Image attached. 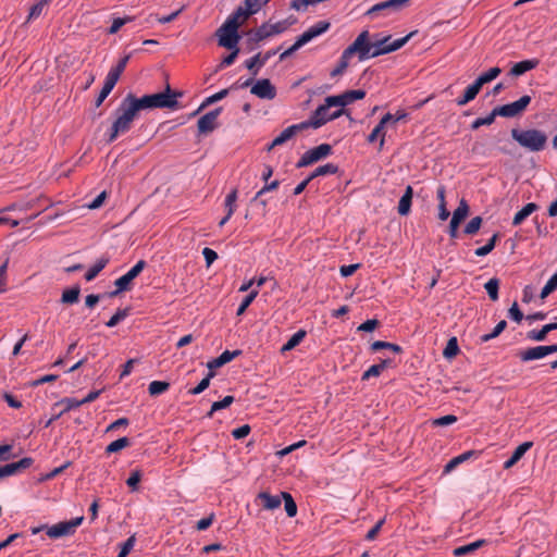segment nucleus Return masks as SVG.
<instances>
[{"instance_id":"nucleus-8","label":"nucleus","mask_w":557,"mask_h":557,"mask_svg":"<svg viewBox=\"0 0 557 557\" xmlns=\"http://www.w3.org/2000/svg\"><path fill=\"white\" fill-rule=\"evenodd\" d=\"M288 27L286 21H280L274 24L263 23L256 30L250 32V40L253 42H260L271 36L284 33Z\"/></svg>"},{"instance_id":"nucleus-15","label":"nucleus","mask_w":557,"mask_h":557,"mask_svg":"<svg viewBox=\"0 0 557 557\" xmlns=\"http://www.w3.org/2000/svg\"><path fill=\"white\" fill-rule=\"evenodd\" d=\"M366 97V91L362 89L347 90L341 95L331 96V103H336L338 109L352 103L356 100H361Z\"/></svg>"},{"instance_id":"nucleus-28","label":"nucleus","mask_w":557,"mask_h":557,"mask_svg":"<svg viewBox=\"0 0 557 557\" xmlns=\"http://www.w3.org/2000/svg\"><path fill=\"white\" fill-rule=\"evenodd\" d=\"M109 257L102 256L99 258L85 273V280L90 282L107 267L109 263Z\"/></svg>"},{"instance_id":"nucleus-42","label":"nucleus","mask_w":557,"mask_h":557,"mask_svg":"<svg viewBox=\"0 0 557 557\" xmlns=\"http://www.w3.org/2000/svg\"><path fill=\"white\" fill-rule=\"evenodd\" d=\"M128 55L124 57L123 59H121L117 64L115 66H113L107 74L108 77H110L111 79H113L114 82L117 83L121 74L124 72L125 67H126V64L128 62Z\"/></svg>"},{"instance_id":"nucleus-12","label":"nucleus","mask_w":557,"mask_h":557,"mask_svg":"<svg viewBox=\"0 0 557 557\" xmlns=\"http://www.w3.org/2000/svg\"><path fill=\"white\" fill-rule=\"evenodd\" d=\"M531 102V97L528 95L522 96L520 99L496 107L498 116L515 117L520 115Z\"/></svg>"},{"instance_id":"nucleus-32","label":"nucleus","mask_w":557,"mask_h":557,"mask_svg":"<svg viewBox=\"0 0 557 557\" xmlns=\"http://www.w3.org/2000/svg\"><path fill=\"white\" fill-rule=\"evenodd\" d=\"M544 357L545 351L543 346L531 347L520 352V359L524 362L542 359Z\"/></svg>"},{"instance_id":"nucleus-19","label":"nucleus","mask_w":557,"mask_h":557,"mask_svg":"<svg viewBox=\"0 0 557 557\" xmlns=\"http://www.w3.org/2000/svg\"><path fill=\"white\" fill-rule=\"evenodd\" d=\"M306 124L304 122L298 124H293L288 127H286L284 131L277 135L272 143L268 146V150H272L276 146H281L292 139L298 132L306 129Z\"/></svg>"},{"instance_id":"nucleus-6","label":"nucleus","mask_w":557,"mask_h":557,"mask_svg":"<svg viewBox=\"0 0 557 557\" xmlns=\"http://www.w3.org/2000/svg\"><path fill=\"white\" fill-rule=\"evenodd\" d=\"M151 101L153 109H177L178 98L183 96L181 91L172 90L168 85L162 92L151 94Z\"/></svg>"},{"instance_id":"nucleus-31","label":"nucleus","mask_w":557,"mask_h":557,"mask_svg":"<svg viewBox=\"0 0 557 557\" xmlns=\"http://www.w3.org/2000/svg\"><path fill=\"white\" fill-rule=\"evenodd\" d=\"M50 2L51 0H38L34 5H32L27 16V22L40 17L47 11Z\"/></svg>"},{"instance_id":"nucleus-37","label":"nucleus","mask_w":557,"mask_h":557,"mask_svg":"<svg viewBox=\"0 0 557 557\" xmlns=\"http://www.w3.org/2000/svg\"><path fill=\"white\" fill-rule=\"evenodd\" d=\"M502 73V70L498 66L491 67L488 71L482 73L474 83L482 88L484 84H487L494 81Z\"/></svg>"},{"instance_id":"nucleus-46","label":"nucleus","mask_w":557,"mask_h":557,"mask_svg":"<svg viewBox=\"0 0 557 557\" xmlns=\"http://www.w3.org/2000/svg\"><path fill=\"white\" fill-rule=\"evenodd\" d=\"M282 498L284 499V503H285L286 515L289 518L295 517L297 515V505H296L294 498L292 497V495L289 493L283 492Z\"/></svg>"},{"instance_id":"nucleus-4","label":"nucleus","mask_w":557,"mask_h":557,"mask_svg":"<svg viewBox=\"0 0 557 557\" xmlns=\"http://www.w3.org/2000/svg\"><path fill=\"white\" fill-rule=\"evenodd\" d=\"M331 96L326 97L324 103L319 106L311 114L308 121H305L306 127L319 128L325 123L333 121L344 114V109H336L331 111L333 107H337L336 103H331Z\"/></svg>"},{"instance_id":"nucleus-56","label":"nucleus","mask_w":557,"mask_h":557,"mask_svg":"<svg viewBox=\"0 0 557 557\" xmlns=\"http://www.w3.org/2000/svg\"><path fill=\"white\" fill-rule=\"evenodd\" d=\"M227 95H228V89H222L219 92L211 95L210 97L205 99V101L201 103V106L199 107L198 110H202L206 107L224 99Z\"/></svg>"},{"instance_id":"nucleus-50","label":"nucleus","mask_w":557,"mask_h":557,"mask_svg":"<svg viewBox=\"0 0 557 557\" xmlns=\"http://www.w3.org/2000/svg\"><path fill=\"white\" fill-rule=\"evenodd\" d=\"M484 288L493 301L498 299L499 281L496 277L488 280Z\"/></svg>"},{"instance_id":"nucleus-16","label":"nucleus","mask_w":557,"mask_h":557,"mask_svg":"<svg viewBox=\"0 0 557 557\" xmlns=\"http://www.w3.org/2000/svg\"><path fill=\"white\" fill-rule=\"evenodd\" d=\"M222 112V108H215L212 111L203 114L197 122L198 132L200 134H208L216 128V120Z\"/></svg>"},{"instance_id":"nucleus-51","label":"nucleus","mask_w":557,"mask_h":557,"mask_svg":"<svg viewBox=\"0 0 557 557\" xmlns=\"http://www.w3.org/2000/svg\"><path fill=\"white\" fill-rule=\"evenodd\" d=\"M371 349L373 351H379L381 349H389L396 354H399L403 351V348L399 345L388 343V342H383V341H376V342L372 343Z\"/></svg>"},{"instance_id":"nucleus-52","label":"nucleus","mask_w":557,"mask_h":557,"mask_svg":"<svg viewBox=\"0 0 557 557\" xmlns=\"http://www.w3.org/2000/svg\"><path fill=\"white\" fill-rule=\"evenodd\" d=\"M214 375H215V373L213 371H209L208 374L206 375V377H203L196 387L189 389L188 393L190 395L201 394L205 389H207L209 387L210 381Z\"/></svg>"},{"instance_id":"nucleus-43","label":"nucleus","mask_w":557,"mask_h":557,"mask_svg":"<svg viewBox=\"0 0 557 557\" xmlns=\"http://www.w3.org/2000/svg\"><path fill=\"white\" fill-rule=\"evenodd\" d=\"M483 543H484V541L479 540V541H475L473 543L456 547L454 549V555L457 556V557L466 556V555L476 550L479 547L482 546Z\"/></svg>"},{"instance_id":"nucleus-40","label":"nucleus","mask_w":557,"mask_h":557,"mask_svg":"<svg viewBox=\"0 0 557 557\" xmlns=\"http://www.w3.org/2000/svg\"><path fill=\"white\" fill-rule=\"evenodd\" d=\"M338 172V166L334 163H326L318 166L309 176L311 180L318 176L333 175Z\"/></svg>"},{"instance_id":"nucleus-41","label":"nucleus","mask_w":557,"mask_h":557,"mask_svg":"<svg viewBox=\"0 0 557 557\" xmlns=\"http://www.w3.org/2000/svg\"><path fill=\"white\" fill-rule=\"evenodd\" d=\"M387 362V360H382L380 363L371 366L367 371L363 372L361 380L366 381L370 377L379 376L386 369Z\"/></svg>"},{"instance_id":"nucleus-5","label":"nucleus","mask_w":557,"mask_h":557,"mask_svg":"<svg viewBox=\"0 0 557 557\" xmlns=\"http://www.w3.org/2000/svg\"><path fill=\"white\" fill-rule=\"evenodd\" d=\"M368 30H362L354 42L346 48L347 53H350L351 55L357 54L359 61L374 58L373 45L370 42Z\"/></svg>"},{"instance_id":"nucleus-3","label":"nucleus","mask_w":557,"mask_h":557,"mask_svg":"<svg viewBox=\"0 0 557 557\" xmlns=\"http://www.w3.org/2000/svg\"><path fill=\"white\" fill-rule=\"evenodd\" d=\"M510 134L512 139L517 141L520 147L531 152L544 150L548 139L546 133L537 128H512Z\"/></svg>"},{"instance_id":"nucleus-24","label":"nucleus","mask_w":557,"mask_h":557,"mask_svg":"<svg viewBox=\"0 0 557 557\" xmlns=\"http://www.w3.org/2000/svg\"><path fill=\"white\" fill-rule=\"evenodd\" d=\"M125 98L133 106V108L136 110L137 113L140 110L153 109L150 95H144L143 97L137 98L133 94H128Z\"/></svg>"},{"instance_id":"nucleus-29","label":"nucleus","mask_w":557,"mask_h":557,"mask_svg":"<svg viewBox=\"0 0 557 557\" xmlns=\"http://www.w3.org/2000/svg\"><path fill=\"white\" fill-rule=\"evenodd\" d=\"M557 330V322L545 324L541 330H532L528 333V338L536 342H543L547 334Z\"/></svg>"},{"instance_id":"nucleus-61","label":"nucleus","mask_w":557,"mask_h":557,"mask_svg":"<svg viewBox=\"0 0 557 557\" xmlns=\"http://www.w3.org/2000/svg\"><path fill=\"white\" fill-rule=\"evenodd\" d=\"M330 27H331L330 22L320 21V22L315 23L314 25H312L311 27H309V30L315 38L322 34H324L326 30H329Z\"/></svg>"},{"instance_id":"nucleus-34","label":"nucleus","mask_w":557,"mask_h":557,"mask_svg":"<svg viewBox=\"0 0 557 557\" xmlns=\"http://www.w3.org/2000/svg\"><path fill=\"white\" fill-rule=\"evenodd\" d=\"M475 454V451L473 450H468V451H465L456 457H454L453 459H450L444 467V473H449L451 472L456 467H458L460 463L465 462L466 460L470 459L473 455Z\"/></svg>"},{"instance_id":"nucleus-25","label":"nucleus","mask_w":557,"mask_h":557,"mask_svg":"<svg viewBox=\"0 0 557 557\" xmlns=\"http://www.w3.org/2000/svg\"><path fill=\"white\" fill-rule=\"evenodd\" d=\"M533 446L532 442H524L520 444L515 451L512 453L511 457L504 462V469H510L513 467L523 456L524 454Z\"/></svg>"},{"instance_id":"nucleus-33","label":"nucleus","mask_w":557,"mask_h":557,"mask_svg":"<svg viewBox=\"0 0 557 557\" xmlns=\"http://www.w3.org/2000/svg\"><path fill=\"white\" fill-rule=\"evenodd\" d=\"M537 206L534 202L527 203L521 210H519L512 220V225H520L528 216L536 211Z\"/></svg>"},{"instance_id":"nucleus-57","label":"nucleus","mask_w":557,"mask_h":557,"mask_svg":"<svg viewBox=\"0 0 557 557\" xmlns=\"http://www.w3.org/2000/svg\"><path fill=\"white\" fill-rule=\"evenodd\" d=\"M128 315V309H119L110 319L106 322L108 327L116 326L121 321H123Z\"/></svg>"},{"instance_id":"nucleus-59","label":"nucleus","mask_w":557,"mask_h":557,"mask_svg":"<svg viewBox=\"0 0 557 557\" xmlns=\"http://www.w3.org/2000/svg\"><path fill=\"white\" fill-rule=\"evenodd\" d=\"M557 289V272L546 282L541 292V298H546L549 294Z\"/></svg>"},{"instance_id":"nucleus-48","label":"nucleus","mask_w":557,"mask_h":557,"mask_svg":"<svg viewBox=\"0 0 557 557\" xmlns=\"http://www.w3.org/2000/svg\"><path fill=\"white\" fill-rule=\"evenodd\" d=\"M129 445H131V441L127 437H121V438H117V440L113 441L112 443H110L106 447V453H108V454L116 453L123 448L128 447Z\"/></svg>"},{"instance_id":"nucleus-58","label":"nucleus","mask_w":557,"mask_h":557,"mask_svg":"<svg viewBox=\"0 0 557 557\" xmlns=\"http://www.w3.org/2000/svg\"><path fill=\"white\" fill-rule=\"evenodd\" d=\"M133 20H134V17H132V16L113 18L112 24H111L110 28L108 29V33L111 35L116 34L122 26L132 22Z\"/></svg>"},{"instance_id":"nucleus-53","label":"nucleus","mask_w":557,"mask_h":557,"mask_svg":"<svg viewBox=\"0 0 557 557\" xmlns=\"http://www.w3.org/2000/svg\"><path fill=\"white\" fill-rule=\"evenodd\" d=\"M259 290L253 289L251 290L240 302L239 307L237 308V315L244 314V312L247 310V308L251 305V302L256 299L258 296Z\"/></svg>"},{"instance_id":"nucleus-23","label":"nucleus","mask_w":557,"mask_h":557,"mask_svg":"<svg viewBox=\"0 0 557 557\" xmlns=\"http://www.w3.org/2000/svg\"><path fill=\"white\" fill-rule=\"evenodd\" d=\"M412 197L413 188L410 185H408L398 202L397 211L400 215L405 216L410 213Z\"/></svg>"},{"instance_id":"nucleus-55","label":"nucleus","mask_w":557,"mask_h":557,"mask_svg":"<svg viewBox=\"0 0 557 557\" xmlns=\"http://www.w3.org/2000/svg\"><path fill=\"white\" fill-rule=\"evenodd\" d=\"M136 535H131L125 542L120 545V553L116 557H126L136 544Z\"/></svg>"},{"instance_id":"nucleus-26","label":"nucleus","mask_w":557,"mask_h":557,"mask_svg":"<svg viewBox=\"0 0 557 557\" xmlns=\"http://www.w3.org/2000/svg\"><path fill=\"white\" fill-rule=\"evenodd\" d=\"M537 64L539 61L535 59L520 61L513 64V66L509 71V75L518 77L520 75H523L528 71L535 69Z\"/></svg>"},{"instance_id":"nucleus-47","label":"nucleus","mask_w":557,"mask_h":557,"mask_svg":"<svg viewBox=\"0 0 557 557\" xmlns=\"http://www.w3.org/2000/svg\"><path fill=\"white\" fill-rule=\"evenodd\" d=\"M237 189L231 190L224 200V207L228 216H232L236 210Z\"/></svg>"},{"instance_id":"nucleus-13","label":"nucleus","mask_w":557,"mask_h":557,"mask_svg":"<svg viewBox=\"0 0 557 557\" xmlns=\"http://www.w3.org/2000/svg\"><path fill=\"white\" fill-rule=\"evenodd\" d=\"M250 92L260 99L272 100L276 97V88L268 78L258 79Z\"/></svg>"},{"instance_id":"nucleus-1","label":"nucleus","mask_w":557,"mask_h":557,"mask_svg":"<svg viewBox=\"0 0 557 557\" xmlns=\"http://www.w3.org/2000/svg\"><path fill=\"white\" fill-rule=\"evenodd\" d=\"M137 114L133 106L124 98L115 110L116 117L108 131V143H113L121 134L127 133Z\"/></svg>"},{"instance_id":"nucleus-49","label":"nucleus","mask_w":557,"mask_h":557,"mask_svg":"<svg viewBox=\"0 0 557 557\" xmlns=\"http://www.w3.org/2000/svg\"><path fill=\"white\" fill-rule=\"evenodd\" d=\"M507 326L505 320L499 321L491 333L484 334L480 337L481 343L490 342L496 338Z\"/></svg>"},{"instance_id":"nucleus-35","label":"nucleus","mask_w":557,"mask_h":557,"mask_svg":"<svg viewBox=\"0 0 557 557\" xmlns=\"http://www.w3.org/2000/svg\"><path fill=\"white\" fill-rule=\"evenodd\" d=\"M306 331L305 330H298L296 333H294L290 338L282 346L281 352H286L289 350H293L296 346H298L304 338L306 337Z\"/></svg>"},{"instance_id":"nucleus-22","label":"nucleus","mask_w":557,"mask_h":557,"mask_svg":"<svg viewBox=\"0 0 557 557\" xmlns=\"http://www.w3.org/2000/svg\"><path fill=\"white\" fill-rule=\"evenodd\" d=\"M270 0H245V7H238L235 11H240L243 18L247 20L250 15L256 14Z\"/></svg>"},{"instance_id":"nucleus-9","label":"nucleus","mask_w":557,"mask_h":557,"mask_svg":"<svg viewBox=\"0 0 557 557\" xmlns=\"http://www.w3.org/2000/svg\"><path fill=\"white\" fill-rule=\"evenodd\" d=\"M145 268L146 261L139 260L124 275H122L114 282L116 289L111 292L110 296H116L122 292L128 290L131 288V283L133 282V280H135Z\"/></svg>"},{"instance_id":"nucleus-63","label":"nucleus","mask_w":557,"mask_h":557,"mask_svg":"<svg viewBox=\"0 0 557 557\" xmlns=\"http://www.w3.org/2000/svg\"><path fill=\"white\" fill-rule=\"evenodd\" d=\"M261 60V54L258 53L253 55L252 58L245 61V66L252 72L253 75L258 73V70L261 67L259 66V62Z\"/></svg>"},{"instance_id":"nucleus-14","label":"nucleus","mask_w":557,"mask_h":557,"mask_svg":"<svg viewBox=\"0 0 557 557\" xmlns=\"http://www.w3.org/2000/svg\"><path fill=\"white\" fill-rule=\"evenodd\" d=\"M469 213V206L465 199H461L459 206L453 213L450 223H449V236L451 238H456L458 236V227L461 221H463Z\"/></svg>"},{"instance_id":"nucleus-64","label":"nucleus","mask_w":557,"mask_h":557,"mask_svg":"<svg viewBox=\"0 0 557 557\" xmlns=\"http://www.w3.org/2000/svg\"><path fill=\"white\" fill-rule=\"evenodd\" d=\"M508 318L513 320L517 323H520L523 319V313L519 309L518 304L515 301L512 306L508 310Z\"/></svg>"},{"instance_id":"nucleus-27","label":"nucleus","mask_w":557,"mask_h":557,"mask_svg":"<svg viewBox=\"0 0 557 557\" xmlns=\"http://www.w3.org/2000/svg\"><path fill=\"white\" fill-rule=\"evenodd\" d=\"M481 88L473 82L471 85H469L463 95L461 97H458L456 99V103L459 107H463L470 101L474 100L478 94L480 92Z\"/></svg>"},{"instance_id":"nucleus-62","label":"nucleus","mask_w":557,"mask_h":557,"mask_svg":"<svg viewBox=\"0 0 557 557\" xmlns=\"http://www.w3.org/2000/svg\"><path fill=\"white\" fill-rule=\"evenodd\" d=\"M459 351V347H458V343H457V338L456 337H451L445 349H444V356L446 358H451V357H455Z\"/></svg>"},{"instance_id":"nucleus-44","label":"nucleus","mask_w":557,"mask_h":557,"mask_svg":"<svg viewBox=\"0 0 557 557\" xmlns=\"http://www.w3.org/2000/svg\"><path fill=\"white\" fill-rule=\"evenodd\" d=\"M496 116H498V114H497L496 109L494 108V109L491 111V113H490V114H487L486 116L475 119V120L472 122V124H471V128H472L473 131H475V129L480 128V127H481V126H483V125H491V124H493V123H494V121H495Z\"/></svg>"},{"instance_id":"nucleus-36","label":"nucleus","mask_w":557,"mask_h":557,"mask_svg":"<svg viewBox=\"0 0 557 557\" xmlns=\"http://www.w3.org/2000/svg\"><path fill=\"white\" fill-rule=\"evenodd\" d=\"M258 497L262 500L263 508L268 510L276 509L281 506V497L273 496L267 492H261Z\"/></svg>"},{"instance_id":"nucleus-38","label":"nucleus","mask_w":557,"mask_h":557,"mask_svg":"<svg viewBox=\"0 0 557 557\" xmlns=\"http://www.w3.org/2000/svg\"><path fill=\"white\" fill-rule=\"evenodd\" d=\"M116 85V82L111 79L110 77L106 76L104 84L102 86V89L100 90L96 101L95 106L98 108L102 104V102L106 100V98L110 95L114 86Z\"/></svg>"},{"instance_id":"nucleus-54","label":"nucleus","mask_w":557,"mask_h":557,"mask_svg":"<svg viewBox=\"0 0 557 557\" xmlns=\"http://www.w3.org/2000/svg\"><path fill=\"white\" fill-rule=\"evenodd\" d=\"M234 403V397L228 395V396H225L222 400H219V401H214L211 406V409L208 413V417H212L213 412L215 411H219V410H222L224 408H227L228 406H231L232 404Z\"/></svg>"},{"instance_id":"nucleus-39","label":"nucleus","mask_w":557,"mask_h":557,"mask_svg":"<svg viewBox=\"0 0 557 557\" xmlns=\"http://www.w3.org/2000/svg\"><path fill=\"white\" fill-rule=\"evenodd\" d=\"M79 294L81 287L78 285L64 289L61 296V302L66 305H73L78 301Z\"/></svg>"},{"instance_id":"nucleus-10","label":"nucleus","mask_w":557,"mask_h":557,"mask_svg":"<svg viewBox=\"0 0 557 557\" xmlns=\"http://www.w3.org/2000/svg\"><path fill=\"white\" fill-rule=\"evenodd\" d=\"M332 153V146L330 144H321L314 148L309 149L306 151L301 158L298 160L296 168H305L310 164H313L321 159L326 158Z\"/></svg>"},{"instance_id":"nucleus-18","label":"nucleus","mask_w":557,"mask_h":557,"mask_svg":"<svg viewBox=\"0 0 557 557\" xmlns=\"http://www.w3.org/2000/svg\"><path fill=\"white\" fill-rule=\"evenodd\" d=\"M33 465V459L30 457H24L16 462L7 463L0 467V480L15 475L21 471L29 468Z\"/></svg>"},{"instance_id":"nucleus-11","label":"nucleus","mask_w":557,"mask_h":557,"mask_svg":"<svg viewBox=\"0 0 557 557\" xmlns=\"http://www.w3.org/2000/svg\"><path fill=\"white\" fill-rule=\"evenodd\" d=\"M84 517H76L69 521H62L47 528V535L51 539H59L62 536L72 535L75 533L77 527L82 524Z\"/></svg>"},{"instance_id":"nucleus-2","label":"nucleus","mask_w":557,"mask_h":557,"mask_svg":"<svg viewBox=\"0 0 557 557\" xmlns=\"http://www.w3.org/2000/svg\"><path fill=\"white\" fill-rule=\"evenodd\" d=\"M244 21L242 12L234 11L216 32L219 46L226 49L238 48V28Z\"/></svg>"},{"instance_id":"nucleus-60","label":"nucleus","mask_w":557,"mask_h":557,"mask_svg":"<svg viewBox=\"0 0 557 557\" xmlns=\"http://www.w3.org/2000/svg\"><path fill=\"white\" fill-rule=\"evenodd\" d=\"M481 224H482L481 216L472 218L465 226V230H463L465 234H467V235L475 234L480 230Z\"/></svg>"},{"instance_id":"nucleus-20","label":"nucleus","mask_w":557,"mask_h":557,"mask_svg":"<svg viewBox=\"0 0 557 557\" xmlns=\"http://www.w3.org/2000/svg\"><path fill=\"white\" fill-rule=\"evenodd\" d=\"M409 1L410 0H387V1L376 3L367 11V15L373 17V16H376L382 11H386V10L397 11Z\"/></svg>"},{"instance_id":"nucleus-7","label":"nucleus","mask_w":557,"mask_h":557,"mask_svg":"<svg viewBox=\"0 0 557 557\" xmlns=\"http://www.w3.org/2000/svg\"><path fill=\"white\" fill-rule=\"evenodd\" d=\"M412 35H413V33H410V34H408L401 38L395 39V40H392L391 36H385L382 39L375 40L374 42H372L374 58L382 55V54L391 53V52H394V51L400 49L408 42V40L410 39V37Z\"/></svg>"},{"instance_id":"nucleus-21","label":"nucleus","mask_w":557,"mask_h":557,"mask_svg":"<svg viewBox=\"0 0 557 557\" xmlns=\"http://www.w3.org/2000/svg\"><path fill=\"white\" fill-rule=\"evenodd\" d=\"M242 355V350L236 349L233 351L225 350L223 351L219 357L208 361L207 367L209 371H213L228 362H231L233 359Z\"/></svg>"},{"instance_id":"nucleus-17","label":"nucleus","mask_w":557,"mask_h":557,"mask_svg":"<svg viewBox=\"0 0 557 557\" xmlns=\"http://www.w3.org/2000/svg\"><path fill=\"white\" fill-rule=\"evenodd\" d=\"M394 119V114L386 113L377 123V125L372 129V132L368 136V143L372 144L380 139V149L383 148L385 144V127L389 124V122Z\"/></svg>"},{"instance_id":"nucleus-45","label":"nucleus","mask_w":557,"mask_h":557,"mask_svg":"<svg viewBox=\"0 0 557 557\" xmlns=\"http://www.w3.org/2000/svg\"><path fill=\"white\" fill-rule=\"evenodd\" d=\"M170 388V383L164 381H152L149 386L148 391L151 396H158L163 394Z\"/></svg>"},{"instance_id":"nucleus-30","label":"nucleus","mask_w":557,"mask_h":557,"mask_svg":"<svg viewBox=\"0 0 557 557\" xmlns=\"http://www.w3.org/2000/svg\"><path fill=\"white\" fill-rule=\"evenodd\" d=\"M351 54L350 53H347V50L345 49L342 54H341V58L338 60V63L336 64V66L330 72V76L332 78L334 77H337L342 74L345 73V71L347 70L348 65H349V61L351 59Z\"/></svg>"}]
</instances>
